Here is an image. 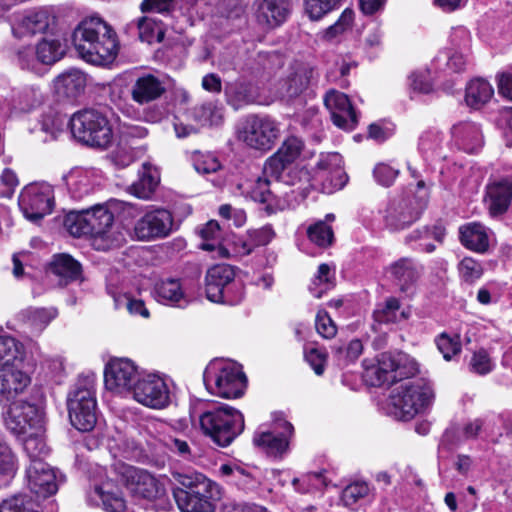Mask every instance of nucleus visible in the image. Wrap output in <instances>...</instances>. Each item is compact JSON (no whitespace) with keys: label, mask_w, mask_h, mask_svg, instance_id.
I'll list each match as a JSON object with an SVG mask.
<instances>
[{"label":"nucleus","mask_w":512,"mask_h":512,"mask_svg":"<svg viewBox=\"0 0 512 512\" xmlns=\"http://www.w3.org/2000/svg\"><path fill=\"white\" fill-rule=\"evenodd\" d=\"M72 41L78 55L93 65H107L117 55V35L100 17L83 19L74 29Z\"/></svg>","instance_id":"obj_1"},{"label":"nucleus","mask_w":512,"mask_h":512,"mask_svg":"<svg viewBox=\"0 0 512 512\" xmlns=\"http://www.w3.org/2000/svg\"><path fill=\"white\" fill-rule=\"evenodd\" d=\"M202 405V400L194 403V410L199 413L201 431L218 446H229L244 430L243 414L224 404L213 403L206 410H202Z\"/></svg>","instance_id":"obj_2"},{"label":"nucleus","mask_w":512,"mask_h":512,"mask_svg":"<svg viewBox=\"0 0 512 512\" xmlns=\"http://www.w3.org/2000/svg\"><path fill=\"white\" fill-rule=\"evenodd\" d=\"M203 383L212 395L236 399L243 396L247 387V378L242 367L237 363L214 360L203 372Z\"/></svg>","instance_id":"obj_3"},{"label":"nucleus","mask_w":512,"mask_h":512,"mask_svg":"<svg viewBox=\"0 0 512 512\" xmlns=\"http://www.w3.org/2000/svg\"><path fill=\"white\" fill-rule=\"evenodd\" d=\"M434 399L430 384L419 379L394 388L390 394L391 414L402 421H409L424 412Z\"/></svg>","instance_id":"obj_4"},{"label":"nucleus","mask_w":512,"mask_h":512,"mask_svg":"<svg viewBox=\"0 0 512 512\" xmlns=\"http://www.w3.org/2000/svg\"><path fill=\"white\" fill-rule=\"evenodd\" d=\"M365 365V378L372 386L391 385L417 373V363L408 354L383 352L376 358V363Z\"/></svg>","instance_id":"obj_5"},{"label":"nucleus","mask_w":512,"mask_h":512,"mask_svg":"<svg viewBox=\"0 0 512 512\" xmlns=\"http://www.w3.org/2000/svg\"><path fill=\"white\" fill-rule=\"evenodd\" d=\"M69 124L73 136L82 143L98 148H107L112 143V127L99 110L78 111L72 115Z\"/></svg>","instance_id":"obj_6"},{"label":"nucleus","mask_w":512,"mask_h":512,"mask_svg":"<svg viewBox=\"0 0 512 512\" xmlns=\"http://www.w3.org/2000/svg\"><path fill=\"white\" fill-rule=\"evenodd\" d=\"M97 403L93 377L79 381L68 398L71 424L81 432L91 431L97 422Z\"/></svg>","instance_id":"obj_7"},{"label":"nucleus","mask_w":512,"mask_h":512,"mask_svg":"<svg viewBox=\"0 0 512 512\" xmlns=\"http://www.w3.org/2000/svg\"><path fill=\"white\" fill-rule=\"evenodd\" d=\"M280 136V124L269 116L251 115L238 131L239 140L250 148L268 151Z\"/></svg>","instance_id":"obj_8"},{"label":"nucleus","mask_w":512,"mask_h":512,"mask_svg":"<svg viewBox=\"0 0 512 512\" xmlns=\"http://www.w3.org/2000/svg\"><path fill=\"white\" fill-rule=\"evenodd\" d=\"M427 205V194L393 198L386 209L385 224L392 231L403 230L417 221Z\"/></svg>","instance_id":"obj_9"},{"label":"nucleus","mask_w":512,"mask_h":512,"mask_svg":"<svg viewBox=\"0 0 512 512\" xmlns=\"http://www.w3.org/2000/svg\"><path fill=\"white\" fill-rule=\"evenodd\" d=\"M18 202L24 217L38 222L53 210V188L47 183H31L22 189Z\"/></svg>","instance_id":"obj_10"},{"label":"nucleus","mask_w":512,"mask_h":512,"mask_svg":"<svg viewBox=\"0 0 512 512\" xmlns=\"http://www.w3.org/2000/svg\"><path fill=\"white\" fill-rule=\"evenodd\" d=\"M57 26V17L51 7H41L15 13L12 17L11 29L15 37L53 33Z\"/></svg>","instance_id":"obj_11"},{"label":"nucleus","mask_w":512,"mask_h":512,"mask_svg":"<svg viewBox=\"0 0 512 512\" xmlns=\"http://www.w3.org/2000/svg\"><path fill=\"white\" fill-rule=\"evenodd\" d=\"M86 218L88 235L92 236V245L97 250H109L119 246L122 241L120 234L110 233L114 216L105 206L97 205L87 209Z\"/></svg>","instance_id":"obj_12"},{"label":"nucleus","mask_w":512,"mask_h":512,"mask_svg":"<svg viewBox=\"0 0 512 512\" xmlns=\"http://www.w3.org/2000/svg\"><path fill=\"white\" fill-rule=\"evenodd\" d=\"M132 396L138 403L153 409H162L170 403V390L157 374H147L137 380Z\"/></svg>","instance_id":"obj_13"},{"label":"nucleus","mask_w":512,"mask_h":512,"mask_svg":"<svg viewBox=\"0 0 512 512\" xmlns=\"http://www.w3.org/2000/svg\"><path fill=\"white\" fill-rule=\"evenodd\" d=\"M138 379V368L129 359L115 358L110 360L105 367V386L112 392L119 394L132 393L133 386H135Z\"/></svg>","instance_id":"obj_14"},{"label":"nucleus","mask_w":512,"mask_h":512,"mask_svg":"<svg viewBox=\"0 0 512 512\" xmlns=\"http://www.w3.org/2000/svg\"><path fill=\"white\" fill-rule=\"evenodd\" d=\"M6 427L15 435L28 434L43 426L42 411L35 404L17 401L11 404L5 418Z\"/></svg>","instance_id":"obj_15"},{"label":"nucleus","mask_w":512,"mask_h":512,"mask_svg":"<svg viewBox=\"0 0 512 512\" xmlns=\"http://www.w3.org/2000/svg\"><path fill=\"white\" fill-rule=\"evenodd\" d=\"M27 487L38 498L46 499L54 495L63 481L56 471L43 460H36L26 470Z\"/></svg>","instance_id":"obj_16"},{"label":"nucleus","mask_w":512,"mask_h":512,"mask_svg":"<svg viewBox=\"0 0 512 512\" xmlns=\"http://www.w3.org/2000/svg\"><path fill=\"white\" fill-rule=\"evenodd\" d=\"M173 227L172 214L163 208L147 211L134 225L138 240H154L167 237Z\"/></svg>","instance_id":"obj_17"},{"label":"nucleus","mask_w":512,"mask_h":512,"mask_svg":"<svg viewBox=\"0 0 512 512\" xmlns=\"http://www.w3.org/2000/svg\"><path fill=\"white\" fill-rule=\"evenodd\" d=\"M276 428L280 429L256 433L253 443L261 449L269 457H282L287 451L289 438L293 434V426L286 420H280L276 424Z\"/></svg>","instance_id":"obj_18"},{"label":"nucleus","mask_w":512,"mask_h":512,"mask_svg":"<svg viewBox=\"0 0 512 512\" xmlns=\"http://www.w3.org/2000/svg\"><path fill=\"white\" fill-rule=\"evenodd\" d=\"M125 485L135 497L154 500L164 493V488L149 472L129 466L123 472Z\"/></svg>","instance_id":"obj_19"},{"label":"nucleus","mask_w":512,"mask_h":512,"mask_svg":"<svg viewBox=\"0 0 512 512\" xmlns=\"http://www.w3.org/2000/svg\"><path fill=\"white\" fill-rule=\"evenodd\" d=\"M324 104L337 127L352 130L356 126L357 115L346 94L331 89L324 96Z\"/></svg>","instance_id":"obj_20"},{"label":"nucleus","mask_w":512,"mask_h":512,"mask_svg":"<svg viewBox=\"0 0 512 512\" xmlns=\"http://www.w3.org/2000/svg\"><path fill=\"white\" fill-rule=\"evenodd\" d=\"M303 142L295 136L286 138L279 149L270 156L263 167V173L270 176H280L284 170L300 156Z\"/></svg>","instance_id":"obj_21"},{"label":"nucleus","mask_w":512,"mask_h":512,"mask_svg":"<svg viewBox=\"0 0 512 512\" xmlns=\"http://www.w3.org/2000/svg\"><path fill=\"white\" fill-rule=\"evenodd\" d=\"M512 201V181L502 179L487 185L484 203L491 217L505 214Z\"/></svg>","instance_id":"obj_22"},{"label":"nucleus","mask_w":512,"mask_h":512,"mask_svg":"<svg viewBox=\"0 0 512 512\" xmlns=\"http://www.w3.org/2000/svg\"><path fill=\"white\" fill-rule=\"evenodd\" d=\"M221 493L218 485L194 472V512H214Z\"/></svg>","instance_id":"obj_23"},{"label":"nucleus","mask_w":512,"mask_h":512,"mask_svg":"<svg viewBox=\"0 0 512 512\" xmlns=\"http://www.w3.org/2000/svg\"><path fill=\"white\" fill-rule=\"evenodd\" d=\"M166 92L165 83L152 74L138 77L130 87V96L139 105L149 104Z\"/></svg>","instance_id":"obj_24"},{"label":"nucleus","mask_w":512,"mask_h":512,"mask_svg":"<svg viewBox=\"0 0 512 512\" xmlns=\"http://www.w3.org/2000/svg\"><path fill=\"white\" fill-rule=\"evenodd\" d=\"M257 20L269 28L280 26L291 12L290 0H256Z\"/></svg>","instance_id":"obj_25"},{"label":"nucleus","mask_w":512,"mask_h":512,"mask_svg":"<svg viewBox=\"0 0 512 512\" xmlns=\"http://www.w3.org/2000/svg\"><path fill=\"white\" fill-rule=\"evenodd\" d=\"M55 316V310L45 308L22 310L17 315V319L21 323L20 332L28 338L39 336Z\"/></svg>","instance_id":"obj_26"},{"label":"nucleus","mask_w":512,"mask_h":512,"mask_svg":"<svg viewBox=\"0 0 512 512\" xmlns=\"http://www.w3.org/2000/svg\"><path fill=\"white\" fill-rule=\"evenodd\" d=\"M386 271L401 292H408L420 277L419 266L412 258L408 257L391 263Z\"/></svg>","instance_id":"obj_27"},{"label":"nucleus","mask_w":512,"mask_h":512,"mask_svg":"<svg viewBox=\"0 0 512 512\" xmlns=\"http://www.w3.org/2000/svg\"><path fill=\"white\" fill-rule=\"evenodd\" d=\"M453 144L466 153H475L483 145L480 127L472 122H461L452 127Z\"/></svg>","instance_id":"obj_28"},{"label":"nucleus","mask_w":512,"mask_h":512,"mask_svg":"<svg viewBox=\"0 0 512 512\" xmlns=\"http://www.w3.org/2000/svg\"><path fill=\"white\" fill-rule=\"evenodd\" d=\"M225 95L228 103L236 110L256 103L259 100L258 88L252 83L243 80L227 84L225 86Z\"/></svg>","instance_id":"obj_29"},{"label":"nucleus","mask_w":512,"mask_h":512,"mask_svg":"<svg viewBox=\"0 0 512 512\" xmlns=\"http://www.w3.org/2000/svg\"><path fill=\"white\" fill-rule=\"evenodd\" d=\"M461 244L477 253H485L489 249L487 228L478 222L468 223L459 228Z\"/></svg>","instance_id":"obj_30"},{"label":"nucleus","mask_w":512,"mask_h":512,"mask_svg":"<svg viewBox=\"0 0 512 512\" xmlns=\"http://www.w3.org/2000/svg\"><path fill=\"white\" fill-rule=\"evenodd\" d=\"M30 382V376L21 370H10L0 374V401L14 399Z\"/></svg>","instance_id":"obj_31"},{"label":"nucleus","mask_w":512,"mask_h":512,"mask_svg":"<svg viewBox=\"0 0 512 512\" xmlns=\"http://www.w3.org/2000/svg\"><path fill=\"white\" fill-rule=\"evenodd\" d=\"M160 182V174L156 167L144 163L139 179L129 187V192L140 199H150Z\"/></svg>","instance_id":"obj_32"},{"label":"nucleus","mask_w":512,"mask_h":512,"mask_svg":"<svg viewBox=\"0 0 512 512\" xmlns=\"http://www.w3.org/2000/svg\"><path fill=\"white\" fill-rule=\"evenodd\" d=\"M50 269L59 278L60 285H67L70 282L77 281L82 276L80 263L68 254L54 256Z\"/></svg>","instance_id":"obj_33"},{"label":"nucleus","mask_w":512,"mask_h":512,"mask_svg":"<svg viewBox=\"0 0 512 512\" xmlns=\"http://www.w3.org/2000/svg\"><path fill=\"white\" fill-rule=\"evenodd\" d=\"M86 86V76L78 69H70L54 80L57 94L65 97H76L82 93Z\"/></svg>","instance_id":"obj_34"},{"label":"nucleus","mask_w":512,"mask_h":512,"mask_svg":"<svg viewBox=\"0 0 512 512\" xmlns=\"http://www.w3.org/2000/svg\"><path fill=\"white\" fill-rule=\"evenodd\" d=\"M314 77V68L308 64L299 63L293 67L285 81V92L289 98H294L303 93Z\"/></svg>","instance_id":"obj_35"},{"label":"nucleus","mask_w":512,"mask_h":512,"mask_svg":"<svg viewBox=\"0 0 512 512\" xmlns=\"http://www.w3.org/2000/svg\"><path fill=\"white\" fill-rule=\"evenodd\" d=\"M203 242L199 248L213 253V257L228 258L229 251L219 243L220 226L216 220H210L199 231Z\"/></svg>","instance_id":"obj_36"},{"label":"nucleus","mask_w":512,"mask_h":512,"mask_svg":"<svg viewBox=\"0 0 512 512\" xmlns=\"http://www.w3.org/2000/svg\"><path fill=\"white\" fill-rule=\"evenodd\" d=\"M173 497L181 512H192V477L180 472H173Z\"/></svg>","instance_id":"obj_37"},{"label":"nucleus","mask_w":512,"mask_h":512,"mask_svg":"<svg viewBox=\"0 0 512 512\" xmlns=\"http://www.w3.org/2000/svg\"><path fill=\"white\" fill-rule=\"evenodd\" d=\"M494 95V89L484 79L472 80L466 87L465 100L468 106L478 109L485 105Z\"/></svg>","instance_id":"obj_38"},{"label":"nucleus","mask_w":512,"mask_h":512,"mask_svg":"<svg viewBox=\"0 0 512 512\" xmlns=\"http://www.w3.org/2000/svg\"><path fill=\"white\" fill-rule=\"evenodd\" d=\"M235 272L234 269L229 265H215L207 271L206 280L210 281L223 290H229V292L235 288L240 293H243V286L241 283L234 282Z\"/></svg>","instance_id":"obj_39"},{"label":"nucleus","mask_w":512,"mask_h":512,"mask_svg":"<svg viewBox=\"0 0 512 512\" xmlns=\"http://www.w3.org/2000/svg\"><path fill=\"white\" fill-rule=\"evenodd\" d=\"M63 180L74 199L80 200L93 190L90 176L82 170H72L63 176Z\"/></svg>","instance_id":"obj_40"},{"label":"nucleus","mask_w":512,"mask_h":512,"mask_svg":"<svg viewBox=\"0 0 512 512\" xmlns=\"http://www.w3.org/2000/svg\"><path fill=\"white\" fill-rule=\"evenodd\" d=\"M24 436L23 447L30 458V463L36 460H43L49 454V448L43 437V426L40 429L29 431Z\"/></svg>","instance_id":"obj_41"},{"label":"nucleus","mask_w":512,"mask_h":512,"mask_svg":"<svg viewBox=\"0 0 512 512\" xmlns=\"http://www.w3.org/2000/svg\"><path fill=\"white\" fill-rule=\"evenodd\" d=\"M263 177H258L250 186L248 191L251 199L253 201L265 204V210L267 214L274 213L273 202H274V194L270 189L271 182L268 177L270 175H265L263 173Z\"/></svg>","instance_id":"obj_42"},{"label":"nucleus","mask_w":512,"mask_h":512,"mask_svg":"<svg viewBox=\"0 0 512 512\" xmlns=\"http://www.w3.org/2000/svg\"><path fill=\"white\" fill-rule=\"evenodd\" d=\"M138 35L142 42L149 44L161 42L164 38V28L161 21L150 17L142 16L137 20Z\"/></svg>","instance_id":"obj_43"},{"label":"nucleus","mask_w":512,"mask_h":512,"mask_svg":"<svg viewBox=\"0 0 512 512\" xmlns=\"http://www.w3.org/2000/svg\"><path fill=\"white\" fill-rule=\"evenodd\" d=\"M35 54L41 63L51 65L62 58L64 48L59 40L45 38L37 44Z\"/></svg>","instance_id":"obj_44"},{"label":"nucleus","mask_w":512,"mask_h":512,"mask_svg":"<svg viewBox=\"0 0 512 512\" xmlns=\"http://www.w3.org/2000/svg\"><path fill=\"white\" fill-rule=\"evenodd\" d=\"M375 321L378 323H395L405 319L404 312H400V302L395 297L388 298L384 304L379 305L373 313Z\"/></svg>","instance_id":"obj_45"},{"label":"nucleus","mask_w":512,"mask_h":512,"mask_svg":"<svg viewBox=\"0 0 512 512\" xmlns=\"http://www.w3.org/2000/svg\"><path fill=\"white\" fill-rule=\"evenodd\" d=\"M22 344L10 335H0V370L22 354Z\"/></svg>","instance_id":"obj_46"},{"label":"nucleus","mask_w":512,"mask_h":512,"mask_svg":"<svg viewBox=\"0 0 512 512\" xmlns=\"http://www.w3.org/2000/svg\"><path fill=\"white\" fill-rule=\"evenodd\" d=\"M37 502L27 494H16L0 503V512H38Z\"/></svg>","instance_id":"obj_47"},{"label":"nucleus","mask_w":512,"mask_h":512,"mask_svg":"<svg viewBox=\"0 0 512 512\" xmlns=\"http://www.w3.org/2000/svg\"><path fill=\"white\" fill-rule=\"evenodd\" d=\"M307 235L309 240L319 247H328L334 241V232L325 221H318L309 226Z\"/></svg>","instance_id":"obj_48"},{"label":"nucleus","mask_w":512,"mask_h":512,"mask_svg":"<svg viewBox=\"0 0 512 512\" xmlns=\"http://www.w3.org/2000/svg\"><path fill=\"white\" fill-rule=\"evenodd\" d=\"M94 496L101 500L103 508L107 512H124L126 509L125 500L118 492L95 487Z\"/></svg>","instance_id":"obj_49"},{"label":"nucleus","mask_w":512,"mask_h":512,"mask_svg":"<svg viewBox=\"0 0 512 512\" xmlns=\"http://www.w3.org/2000/svg\"><path fill=\"white\" fill-rule=\"evenodd\" d=\"M205 294L208 300L214 303L237 305L243 299V293L238 296H231L229 290H223L216 284L205 279Z\"/></svg>","instance_id":"obj_50"},{"label":"nucleus","mask_w":512,"mask_h":512,"mask_svg":"<svg viewBox=\"0 0 512 512\" xmlns=\"http://www.w3.org/2000/svg\"><path fill=\"white\" fill-rule=\"evenodd\" d=\"M114 306L116 309L126 308L129 314L139 315L143 318L149 317V311L140 299L132 298L127 294H113Z\"/></svg>","instance_id":"obj_51"},{"label":"nucleus","mask_w":512,"mask_h":512,"mask_svg":"<svg viewBox=\"0 0 512 512\" xmlns=\"http://www.w3.org/2000/svg\"><path fill=\"white\" fill-rule=\"evenodd\" d=\"M155 291L157 296L165 302L178 303L183 299L181 285L176 279L161 281L156 285Z\"/></svg>","instance_id":"obj_52"},{"label":"nucleus","mask_w":512,"mask_h":512,"mask_svg":"<svg viewBox=\"0 0 512 512\" xmlns=\"http://www.w3.org/2000/svg\"><path fill=\"white\" fill-rule=\"evenodd\" d=\"M64 227L74 237L88 235L86 211H71L64 218Z\"/></svg>","instance_id":"obj_53"},{"label":"nucleus","mask_w":512,"mask_h":512,"mask_svg":"<svg viewBox=\"0 0 512 512\" xmlns=\"http://www.w3.org/2000/svg\"><path fill=\"white\" fill-rule=\"evenodd\" d=\"M196 118L202 126H217L223 121V109L213 102L202 105Z\"/></svg>","instance_id":"obj_54"},{"label":"nucleus","mask_w":512,"mask_h":512,"mask_svg":"<svg viewBox=\"0 0 512 512\" xmlns=\"http://www.w3.org/2000/svg\"><path fill=\"white\" fill-rule=\"evenodd\" d=\"M340 0H304L305 13L311 20H319L334 10Z\"/></svg>","instance_id":"obj_55"},{"label":"nucleus","mask_w":512,"mask_h":512,"mask_svg":"<svg viewBox=\"0 0 512 512\" xmlns=\"http://www.w3.org/2000/svg\"><path fill=\"white\" fill-rule=\"evenodd\" d=\"M458 272L462 281L472 284L482 276L483 267L474 258L465 257L458 264Z\"/></svg>","instance_id":"obj_56"},{"label":"nucleus","mask_w":512,"mask_h":512,"mask_svg":"<svg viewBox=\"0 0 512 512\" xmlns=\"http://www.w3.org/2000/svg\"><path fill=\"white\" fill-rule=\"evenodd\" d=\"M18 460L10 446L0 439V474L15 476Z\"/></svg>","instance_id":"obj_57"},{"label":"nucleus","mask_w":512,"mask_h":512,"mask_svg":"<svg viewBox=\"0 0 512 512\" xmlns=\"http://www.w3.org/2000/svg\"><path fill=\"white\" fill-rule=\"evenodd\" d=\"M368 492L369 488L365 482H354L344 488L341 499L346 507H352L367 496Z\"/></svg>","instance_id":"obj_58"},{"label":"nucleus","mask_w":512,"mask_h":512,"mask_svg":"<svg viewBox=\"0 0 512 512\" xmlns=\"http://www.w3.org/2000/svg\"><path fill=\"white\" fill-rule=\"evenodd\" d=\"M64 120L56 114H46L41 121L40 131L47 136L43 141L54 140L63 131Z\"/></svg>","instance_id":"obj_59"},{"label":"nucleus","mask_w":512,"mask_h":512,"mask_svg":"<svg viewBox=\"0 0 512 512\" xmlns=\"http://www.w3.org/2000/svg\"><path fill=\"white\" fill-rule=\"evenodd\" d=\"M221 168L217 157L208 153L194 152V169L200 174H214Z\"/></svg>","instance_id":"obj_60"},{"label":"nucleus","mask_w":512,"mask_h":512,"mask_svg":"<svg viewBox=\"0 0 512 512\" xmlns=\"http://www.w3.org/2000/svg\"><path fill=\"white\" fill-rule=\"evenodd\" d=\"M354 18L353 10L347 8L340 15L339 19L325 31V38L330 40L342 34L351 27Z\"/></svg>","instance_id":"obj_61"},{"label":"nucleus","mask_w":512,"mask_h":512,"mask_svg":"<svg viewBox=\"0 0 512 512\" xmlns=\"http://www.w3.org/2000/svg\"><path fill=\"white\" fill-rule=\"evenodd\" d=\"M176 0H142L140 10L142 13L170 14L175 8Z\"/></svg>","instance_id":"obj_62"},{"label":"nucleus","mask_w":512,"mask_h":512,"mask_svg":"<svg viewBox=\"0 0 512 512\" xmlns=\"http://www.w3.org/2000/svg\"><path fill=\"white\" fill-rule=\"evenodd\" d=\"M436 344L445 360H451L454 355L461 351V344L458 337L452 338L446 333L441 334L436 339Z\"/></svg>","instance_id":"obj_63"},{"label":"nucleus","mask_w":512,"mask_h":512,"mask_svg":"<svg viewBox=\"0 0 512 512\" xmlns=\"http://www.w3.org/2000/svg\"><path fill=\"white\" fill-rule=\"evenodd\" d=\"M316 330L325 339L333 338L337 333V327L329 314L320 310L315 319Z\"/></svg>","instance_id":"obj_64"}]
</instances>
